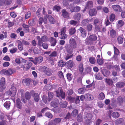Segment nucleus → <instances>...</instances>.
I'll return each mask as SVG.
<instances>
[{"mask_svg": "<svg viewBox=\"0 0 125 125\" xmlns=\"http://www.w3.org/2000/svg\"><path fill=\"white\" fill-rule=\"evenodd\" d=\"M117 104L119 105H121L123 103V100L122 98L121 97H119L117 99Z\"/></svg>", "mask_w": 125, "mask_h": 125, "instance_id": "27", "label": "nucleus"}, {"mask_svg": "<svg viewBox=\"0 0 125 125\" xmlns=\"http://www.w3.org/2000/svg\"><path fill=\"white\" fill-rule=\"evenodd\" d=\"M105 82L109 85H112L113 83V81L110 79L105 78Z\"/></svg>", "mask_w": 125, "mask_h": 125, "instance_id": "21", "label": "nucleus"}, {"mask_svg": "<svg viewBox=\"0 0 125 125\" xmlns=\"http://www.w3.org/2000/svg\"><path fill=\"white\" fill-rule=\"evenodd\" d=\"M89 39L91 41H95L97 39V37L95 35H90L89 37Z\"/></svg>", "mask_w": 125, "mask_h": 125, "instance_id": "38", "label": "nucleus"}, {"mask_svg": "<svg viewBox=\"0 0 125 125\" xmlns=\"http://www.w3.org/2000/svg\"><path fill=\"white\" fill-rule=\"evenodd\" d=\"M6 0H0V6L6 5Z\"/></svg>", "mask_w": 125, "mask_h": 125, "instance_id": "56", "label": "nucleus"}, {"mask_svg": "<svg viewBox=\"0 0 125 125\" xmlns=\"http://www.w3.org/2000/svg\"><path fill=\"white\" fill-rule=\"evenodd\" d=\"M123 121V118H120L117 119L115 121V123L116 125H118L121 123Z\"/></svg>", "mask_w": 125, "mask_h": 125, "instance_id": "29", "label": "nucleus"}, {"mask_svg": "<svg viewBox=\"0 0 125 125\" xmlns=\"http://www.w3.org/2000/svg\"><path fill=\"white\" fill-rule=\"evenodd\" d=\"M111 115L113 117L116 119L119 117L120 116L119 114L117 112H115L113 113Z\"/></svg>", "mask_w": 125, "mask_h": 125, "instance_id": "23", "label": "nucleus"}, {"mask_svg": "<svg viewBox=\"0 0 125 125\" xmlns=\"http://www.w3.org/2000/svg\"><path fill=\"white\" fill-rule=\"evenodd\" d=\"M10 105V102L9 101H7L4 104V106L7 109H9Z\"/></svg>", "mask_w": 125, "mask_h": 125, "instance_id": "22", "label": "nucleus"}, {"mask_svg": "<svg viewBox=\"0 0 125 125\" xmlns=\"http://www.w3.org/2000/svg\"><path fill=\"white\" fill-rule=\"evenodd\" d=\"M17 90L16 88L13 86L11 87L9 92V94L11 97L14 96L16 94Z\"/></svg>", "mask_w": 125, "mask_h": 125, "instance_id": "6", "label": "nucleus"}, {"mask_svg": "<svg viewBox=\"0 0 125 125\" xmlns=\"http://www.w3.org/2000/svg\"><path fill=\"white\" fill-rule=\"evenodd\" d=\"M0 73L2 74L9 76L13 73V71L12 70L10 69H9L7 70L5 69H4L1 71Z\"/></svg>", "mask_w": 125, "mask_h": 125, "instance_id": "5", "label": "nucleus"}, {"mask_svg": "<svg viewBox=\"0 0 125 125\" xmlns=\"http://www.w3.org/2000/svg\"><path fill=\"white\" fill-rule=\"evenodd\" d=\"M61 35V36L60 37V39L62 40H65L67 37V35L66 34L63 33Z\"/></svg>", "mask_w": 125, "mask_h": 125, "instance_id": "55", "label": "nucleus"}, {"mask_svg": "<svg viewBox=\"0 0 125 125\" xmlns=\"http://www.w3.org/2000/svg\"><path fill=\"white\" fill-rule=\"evenodd\" d=\"M42 40L43 42L46 41L48 40L47 36L45 35L43 36L42 38Z\"/></svg>", "mask_w": 125, "mask_h": 125, "instance_id": "61", "label": "nucleus"}, {"mask_svg": "<svg viewBox=\"0 0 125 125\" xmlns=\"http://www.w3.org/2000/svg\"><path fill=\"white\" fill-rule=\"evenodd\" d=\"M5 80L4 77H2L0 81V91L2 92L6 88Z\"/></svg>", "mask_w": 125, "mask_h": 125, "instance_id": "4", "label": "nucleus"}, {"mask_svg": "<svg viewBox=\"0 0 125 125\" xmlns=\"http://www.w3.org/2000/svg\"><path fill=\"white\" fill-rule=\"evenodd\" d=\"M77 119L78 121L79 122H81L83 121L82 115L81 114H79L77 116Z\"/></svg>", "mask_w": 125, "mask_h": 125, "instance_id": "42", "label": "nucleus"}, {"mask_svg": "<svg viewBox=\"0 0 125 125\" xmlns=\"http://www.w3.org/2000/svg\"><path fill=\"white\" fill-rule=\"evenodd\" d=\"M81 16V15L80 13H77L74 15L73 18L76 20L79 21L80 19Z\"/></svg>", "mask_w": 125, "mask_h": 125, "instance_id": "16", "label": "nucleus"}, {"mask_svg": "<svg viewBox=\"0 0 125 125\" xmlns=\"http://www.w3.org/2000/svg\"><path fill=\"white\" fill-rule=\"evenodd\" d=\"M66 28L65 27H63L61 28V35L63 34H65V33L66 31Z\"/></svg>", "mask_w": 125, "mask_h": 125, "instance_id": "53", "label": "nucleus"}, {"mask_svg": "<svg viewBox=\"0 0 125 125\" xmlns=\"http://www.w3.org/2000/svg\"><path fill=\"white\" fill-rule=\"evenodd\" d=\"M97 62L98 63L99 65H102L104 63L103 60L100 59H98L97 60Z\"/></svg>", "mask_w": 125, "mask_h": 125, "instance_id": "52", "label": "nucleus"}, {"mask_svg": "<svg viewBox=\"0 0 125 125\" xmlns=\"http://www.w3.org/2000/svg\"><path fill=\"white\" fill-rule=\"evenodd\" d=\"M46 116L49 118H52L53 117V115L50 113L47 112L45 114Z\"/></svg>", "mask_w": 125, "mask_h": 125, "instance_id": "50", "label": "nucleus"}, {"mask_svg": "<svg viewBox=\"0 0 125 125\" xmlns=\"http://www.w3.org/2000/svg\"><path fill=\"white\" fill-rule=\"evenodd\" d=\"M102 24L101 22H100L99 24L96 25L95 26V31L98 32L100 31V29L102 27Z\"/></svg>", "mask_w": 125, "mask_h": 125, "instance_id": "18", "label": "nucleus"}, {"mask_svg": "<svg viewBox=\"0 0 125 125\" xmlns=\"http://www.w3.org/2000/svg\"><path fill=\"white\" fill-rule=\"evenodd\" d=\"M102 72L103 75L105 77L108 76L110 75V71L106 69H103L102 70Z\"/></svg>", "mask_w": 125, "mask_h": 125, "instance_id": "13", "label": "nucleus"}, {"mask_svg": "<svg viewBox=\"0 0 125 125\" xmlns=\"http://www.w3.org/2000/svg\"><path fill=\"white\" fill-rule=\"evenodd\" d=\"M114 53L116 55H118L119 54V51L118 50L116 47L114 46Z\"/></svg>", "mask_w": 125, "mask_h": 125, "instance_id": "62", "label": "nucleus"}, {"mask_svg": "<svg viewBox=\"0 0 125 125\" xmlns=\"http://www.w3.org/2000/svg\"><path fill=\"white\" fill-rule=\"evenodd\" d=\"M34 98L35 101L38 102L39 99V96L37 93H35L34 95Z\"/></svg>", "mask_w": 125, "mask_h": 125, "instance_id": "31", "label": "nucleus"}, {"mask_svg": "<svg viewBox=\"0 0 125 125\" xmlns=\"http://www.w3.org/2000/svg\"><path fill=\"white\" fill-rule=\"evenodd\" d=\"M73 56V54H68L66 56L65 58V59L66 61L70 59Z\"/></svg>", "mask_w": 125, "mask_h": 125, "instance_id": "51", "label": "nucleus"}, {"mask_svg": "<svg viewBox=\"0 0 125 125\" xmlns=\"http://www.w3.org/2000/svg\"><path fill=\"white\" fill-rule=\"evenodd\" d=\"M30 82V80L28 78L25 79L22 81V83L24 85H29Z\"/></svg>", "mask_w": 125, "mask_h": 125, "instance_id": "19", "label": "nucleus"}, {"mask_svg": "<svg viewBox=\"0 0 125 125\" xmlns=\"http://www.w3.org/2000/svg\"><path fill=\"white\" fill-rule=\"evenodd\" d=\"M57 55V52L54 51L52 52V53L50 54V55L49 56H50L52 57H55Z\"/></svg>", "mask_w": 125, "mask_h": 125, "instance_id": "60", "label": "nucleus"}, {"mask_svg": "<svg viewBox=\"0 0 125 125\" xmlns=\"http://www.w3.org/2000/svg\"><path fill=\"white\" fill-rule=\"evenodd\" d=\"M68 1L67 0H63V4L64 6H67L69 4Z\"/></svg>", "mask_w": 125, "mask_h": 125, "instance_id": "59", "label": "nucleus"}, {"mask_svg": "<svg viewBox=\"0 0 125 125\" xmlns=\"http://www.w3.org/2000/svg\"><path fill=\"white\" fill-rule=\"evenodd\" d=\"M62 12V16L64 18H66L69 17V14L66 10H63Z\"/></svg>", "mask_w": 125, "mask_h": 125, "instance_id": "20", "label": "nucleus"}, {"mask_svg": "<svg viewBox=\"0 0 125 125\" xmlns=\"http://www.w3.org/2000/svg\"><path fill=\"white\" fill-rule=\"evenodd\" d=\"M17 50L16 48H14L10 50V51L11 53L12 54L16 52L17 51Z\"/></svg>", "mask_w": 125, "mask_h": 125, "instance_id": "58", "label": "nucleus"}, {"mask_svg": "<svg viewBox=\"0 0 125 125\" xmlns=\"http://www.w3.org/2000/svg\"><path fill=\"white\" fill-rule=\"evenodd\" d=\"M77 23V22L73 20H71L70 21V23L71 25H76Z\"/></svg>", "mask_w": 125, "mask_h": 125, "instance_id": "64", "label": "nucleus"}, {"mask_svg": "<svg viewBox=\"0 0 125 125\" xmlns=\"http://www.w3.org/2000/svg\"><path fill=\"white\" fill-rule=\"evenodd\" d=\"M48 19L50 23L54 24L55 23V20L52 16H49Z\"/></svg>", "mask_w": 125, "mask_h": 125, "instance_id": "36", "label": "nucleus"}, {"mask_svg": "<svg viewBox=\"0 0 125 125\" xmlns=\"http://www.w3.org/2000/svg\"><path fill=\"white\" fill-rule=\"evenodd\" d=\"M112 8L115 11L120 12L121 11V9L119 5H113L112 6Z\"/></svg>", "mask_w": 125, "mask_h": 125, "instance_id": "11", "label": "nucleus"}, {"mask_svg": "<svg viewBox=\"0 0 125 125\" xmlns=\"http://www.w3.org/2000/svg\"><path fill=\"white\" fill-rule=\"evenodd\" d=\"M78 69L80 72L82 73L83 72V64L82 63H80L78 66Z\"/></svg>", "mask_w": 125, "mask_h": 125, "instance_id": "28", "label": "nucleus"}, {"mask_svg": "<svg viewBox=\"0 0 125 125\" xmlns=\"http://www.w3.org/2000/svg\"><path fill=\"white\" fill-rule=\"evenodd\" d=\"M22 27L24 28V31L26 33L28 32L29 31V25H26L24 24H23L22 25Z\"/></svg>", "mask_w": 125, "mask_h": 125, "instance_id": "25", "label": "nucleus"}, {"mask_svg": "<svg viewBox=\"0 0 125 125\" xmlns=\"http://www.w3.org/2000/svg\"><path fill=\"white\" fill-rule=\"evenodd\" d=\"M110 34L111 36L112 37H114L116 35V32L114 30H112L110 31Z\"/></svg>", "mask_w": 125, "mask_h": 125, "instance_id": "37", "label": "nucleus"}, {"mask_svg": "<svg viewBox=\"0 0 125 125\" xmlns=\"http://www.w3.org/2000/svg\"><path fill=\"white\" fill-rule=\"evenodd\" d=\"M124 83L122 82H118L116 84V86L118 87H121L124 86Z\"/></svg>", "mask_w": 125, "mask_h": 125, "instance_id": "34", "label": "nucleus"}, {"mask_svg": "<svg viewBox=\"0 0 125 125\" xmlns=\"http://www.w3.org/2000/svg\"><path fill=\"white\" fill-rule=\"evenodd\" d=\"M16 42L18 43V49L20 51H22L23 50V47L21 42L19 40H18L16 41Z\"/></svg>", "mask_w": 125, "mask_h": 125, "instance_id": "14", "label": "nucleus"}, {"mask_svg": "<svg viewBox=\"0 0 125 125\" xmlns=\"http://www.w3.org/2000/svg\"><path fill=\"white\" fill-rule=\"evenodd\" d=\"M53 94L51 92H49L48 93V100L49 102L50 101L53 97Z\"/></svg>", "mask_w": 125, "mask_h": 125, "instance_id": "30", "label": "nucleus"}, {"mask_svg": "<svg viewBox=\"0 0 125 125\" xmlns=\"http://www.w3.org/2000/svg\"><path fill=\"white\" fill-rule=\"evenodd\" d=\"M85 88H81L78 90V92L79 93L82 94H83L85 92Z\"/></svg>", "mask_w": 125, "mask_h": 125, "instance_id": "39", "label": "nucleus"}, {"mask_svg": "<svg viewBox=\"0 0 125 125\" xmlns=\"http://www.w3.org/2000/svg\"><path fill=\"white\" fill-rule=\"evenodd\" d=\"M76 32V30L74 27L71 28L69 31V34L70 35L74 34Z\"/></svg>", "mask_w": 125, "mask_h": 125, "instance_id": "43", "label": "nucleus"}, {"mask_svg": "<svg viewBox=\"0 0 125 125\" xmlns=\"http://www.w3.org/2000/svg\"><path fill=\"white\" fill-rule=\"evenodd\" d=\"M104 94L103 93H101L99 94L98 96V98L99 99L103 100L104 99Z\"/></svg>", "mask_w": 125, "mask_h": 125, "instance_id": "41", "label": "nucleus"}, {"mask_svg": "<svg viewBox=\"0 0 125 125\" xmlns=\"http://www.w3.org/2000/svg\"><path fill=\"white\" fill-rule=\"evenodd\" d=\"M59 102L58 100L57 99H54L51 103V105L52 106L54 107H56L58 106Z\"/></svg>", "mask_w": 125, "mask_h": 125, "instance_id": "12", "label": "nucleus"}, {"mask_svg": "<svg viewBox=\"0 0 125 125\" xmlns=\"http://www.w3.org/2000/svg\"><path fill=\"white\" fill-rule=\"evenodd\" d=\"M89 61L91 63L94 64L95 63V59L94 57H91L89 58Z\"/></svg>", "mask_w": 125, "mask_h": 125, "instance_id": "40", "label": "nucleus"}, {"mask_svg": "<svg viewBox=\"0 0 125 125\" xmlns=\"http://www.w3.org/2000/svg\"><path fill=\"white\" fill-rule=\"evenodd\" d=\"M79 31L81 34V36L83 38L85 37L86 35V32L85 30L82 27L80 28Z\"/></svg>", "mask_w": 125, "mask_h": 125, "instance_id": "10", "label": "nucleus"}, {"mask_svg": "<svg viewBox=\"0 0 125 125\" xmlns=\"http://www.w3.org/2000/svg\"><path fill=\"white\" fill-rule=\"evenodd\" d=\"M117 40L118 43L119 44L122 43L123 42V38L120 36H119L118 37Z\"/></svg>", "mask_w": 125, "mask_h": 125, "instance_id": "49", "label": "nucleus"}, {"mask_svg": "<svg viewBox=\"0 0 125 125\" xmlns=\"http://www.w3.org/2000/svg\"><path fill=\"white\" fill-rule=\"evenodd\" d=\"M25 97L27 100H29L30 99V95L29 92H26L25 94Z\"/></svg>", "mask_w": 125, "mask_h": 125, "instance_id": "44", "label": "nucleus"}, {"mask_svg": "<svg viewBox=\"0 0 125 125\" xmlns=\"http://www.w3.org/2000/svg\"><path fill=\"white\" fill-rule=\"evenodd\" d=\"M2 33H3L4 34V35L2 34H0V40H2L3 39L4 36L5 38H6L7 36V33L6 32L3 31L2 32Z\"/></svg>", "mask_w": 125, "mask_h": 125, "instance_id": "26", "label": "nucleus"}, {"mask_svg": "<svg viewBox=\"0 0 125 125\" xmlns=\"http://www.w3.org/2000/svg\"><path fill=\"white\" fill-rule=\"evenodd\" d=\"M65 65V63L62 60L59 61L58 63V66L60 67H63Z\"/></svg>", "mask_w": 125, "mask_h": 125, "instance_id": "33", "label": "nucleus"}, {"mask_svg": "<svg viewBox=\"0 0 125 125\" xmlns=\"http://www.w3.org/2000/svg\"><path fill=\"white\" fill-rule=\"evenodd\" d=\"M31 14L30 12H28L25 14V19H26L29 18L31 16Z\"/></svg>", "mask_w": 125, "mask_h": 125, "instance_id": "54", "label": "nucleus"}, {"mask_svg": "<svg viewBox=\"0 0 125 125\" xmlns=\"http://www.w3.org/2000/svg\"><path fill=\"white\" fill-rule=\"evenodd\" d=\"M17 104V107L20 109L21 108V102H20V99H17L16 100Z\"/></svg>", "mask_w": 125, "mask_h": 125, "instance_id": "48", "label": "nucleus"}, {"mask_svg": "<svg viewBox=\"0 0 125 125\" xmlns=\"http://www.w3.org/2000/svg\"><path fill=\"white\" fill-rule=\"evenodd\" d=\"M96 13L97 11L95 9H91L89 11V14L90 16H94L96 14Z\"/></svg>", "mask_w": 125, "mask_h": 125, "instance_id": "15", "label": "nucleus"}, {"mask_svg": "<svg viewBox=\"0 0 125 125\" xmlns=\"http://www.w3.org/2000/svg\"><path fill=\"white\" fill-rule=\"evenodd\" d=\"M100 22H101L102 23V21H100L97 18L95 19L94 21V24L96 25L99 24Z\"/></svg>", "mask_w": 125, "mask_h": 125, "instance_id": "35", "label": "nucleus"}, {"mask_svg": "<svg viewBox=\"0 0 125 125\" xmlns=\"http://www.w3.org/2000/svg\"><path fill=\"white\" fill-rule=\"evenodd\" d=\"M115 15L113 14H111L110 16V20L111 21H113L115 20Z\"/></svg>", "mask_w": 125, "mask_h": 125, "instance_id": "46", "label": "nucleus"}, {"mask_svg": "<svg viewBox=\"0 0 125 125\" xmlns=\"http://www.w3.org/2000/svg\"><path fill=\"white\" fill-rule=\"evenodd\" d=\"M70 47H69L67 45L65 47L67 52L70 54L73 53V50L77 48V45L76 40L73 38L70 39L69 41Z\"/></svg>", "mask_w": 125, "mask_h": 125, "instance_id": "1", "label": "nucleus"}, {"mask_svg": "<svg viewBox=\"0 0 125 125\" xmlns=\"http://www.w3.org/2000/svg\"><path fill=\"white\" fill-rule=\"evenodd\" d=\"M84 114V118L85 120V123L87 125H88L92 122L93 115L91 113H85Z\"/></svg>", "mask_w": 125, "mask_h": 125, "instance_id": "2", "label": "nucleus"}, {"mask_svg": "<svg viewBox=\"0 0 125 125\" xmlns=\"http://www.w3.org/2000/svg\"><path fill=\"white\" fill-rule=\"evenodd\" d=\"M93 2L91 1L88 2L86 7V8H89L93 6Z\"/></svg>", "mask_w": 125, "mask_h": 125, "instance_id": "32", "label": "nucleus"}, {"mask_svg": "<svg viewBox=\"0 0 125 125\" xmlns=\"http://www.w3.org/2000/svg\"><path fill=\"white\" fill-rule=\"evenodd\" d=\"M61 121V119L59 118H57L54 119L53 120L55 123L56 124V125L57 124L59 123Z\"/></svg>", "mask_w": 125, "mask_h": 125, "instance_id": "45", "label": "nucleus"}, {"mask_svg": "<svg viewBox=\"0 0 125 125\" xmlns=\"http://www.w3.org/2000/svg\"><path fill=\"white\" fill-rule=\"evenodd\" d=\"M80 8L79 6H76L70 9V11L71 12H78L80 10Z\"/></svg>", "mask_w": 125, "mask_h": 125, "instance_id": "17", "label": "nucleus"}, {"mask_svg": "<svg viewBox=\"0 0 125 125\" xmlns=\"http://www.w3.org/2000/svg\"><path fill=\"white\" fill-rule=\"evenodd\" d=\"M73 61L71 60H70L67 62L66 64L67 68L68 69H70L73 66Z\"/></svg>", "mask_w": 125, "mask_h": 125, "instance_id": "9", "label": "nucleus"}, {"mask_svg": "<svg viewBox=\"0 0 125 125\" xmlns=\"http://www.w3.org/2000/svg\"><path fill=\"white\" fill-rule=\"evenodd\" d=\"M67 79L69 81H70L72 79V75L70 73H68L66 75Z\"/></svg>", "mask_w": 125, "mask_h": 125, "instance_id": "47", "label": "nucleus"}, {"mask_svg": "<svg viewBox=\"0 0 125 125\" xmlns=\"http://www.w3.org/2000/svg\"><path fill=\"white\" fill-rule=\"evenodd\" d=\"M85 96L89 100H92L94 99V98L93 96L89 94H85Z\"/></svg>", "mask_w": 125, "mask_h": 125, "instance_id": "24", "label": "nucleus"}, {"mask_svg": "<svg viewBox=\"0 0 125 125\" xmlns=\"http://www.w3.org/2000/svg\"><path fill=\"white\" fill-rule=\"evenodd\" d=\"M56 95L58 97H61L62 98H64L65 97V93L63 92L62 88L60 87L58 88L57 90L56 91Z\"/></svg>", "mask_w": 125, "mask_h": 125, "instance_id": "3", "label": "nucleus"}, {"mask_svg": "<svg viewBox=\"0 0 125 125\" xmlns=\"http://www.w3.org/2000/svg\"><path fill=\"white\" fill-rule=\"evenodd\" d=\"M43 59L42 56H40L38 57H35L34 60H31V61L33 62L35 64H36L37 63H40L42 61Z\"/></svg>", "mask_w": 125, "mask_h": 125, "instance_id": "7", "label": "nucleus"}, {"mask_svg": "<svg viewBox=\"0 0 125 125\" xmlns=\"http://www.w3.org/2000/svg\"><path fill=\"white\" fill-rule=\"evenodd\" d=\"M43 70V72L46 75L50 76L51 75L52 70L44 66Z\"/></svg>", "mask_w": 125, "mask_h": 125, "instance_id": "8", "label": "nucleus"}, {"mask_svg": "<svg viewBox=\"0 0 125 125\" xmlns=\"http://www.w3.org/2000/svg\"><path fill=\"white\" fill-rule=\"evenodd\" d=\"M96 79L98 80H101L102 79V77L99 74H97L95 76Z\"/></svg>", "mask_w": 125, "mask_h": 125, "instance_id": "57", "label": "nucleus"}, {"mask_svg": "<svg viewBox=\"0 0 125 125\" xmlns=\"http://www.w3.org/2000/svg\"><path fill=\"white\" fill-rule=\"evenodd\" d=\"M78 111L76 109L74 110L72 113V114L74 116L76 115L78 113Z\"/></svg>", "mask_w": 125, "mask_h": 125, "instance_id": "63", "label": "nucleus"}]
</instances>
